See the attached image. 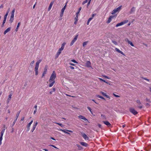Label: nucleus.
<instances>
[{
    "label": "nucleus",
    "mask_w": 151,
    "mask_h": 151,
    "mask_svg": "<svg viewBox=\"0 0 151 151\" xmlns=\"http://www.w3.org/2000/svg\"><path fill=\"white\" fill-rule=\"evenodd\" d=\"M42 60H38L36 63L35 70V74L37 75L38 74V69L39 67V65L40 63L41 62Z\"/></svg>",
    "instance_id": "2"
},
{
    "label": "nucleus",
    "mask_w": 151,
    "mask_h": 151,
    "mask_svg": "<svg viewBox=\"0 0 151 151\" xmlns=\"http://www.w3.org/2000/svg\"><path fill=\"white\" fill-rule=\"evenodd\" d=\"M113 94L116 97H119V96L118 95H116V94H115L114 93H113Z\"/></svg>",
    "instance_id": "51"
},
{
    "label": "nucleus",
    "mask_w": 151,
    "mask_h": 151,
    "mask_svg": "<svg viewBox=\"0 0 151 151\" xmlns=\"http://www.w3.org/2000/svg\"><path fill=\"white\" fill-rule=\"evenodd\" d=\"M78 17L76 16V17L75 18V22H74V24H76L77 23V21H78Z\"/></svg>",
    "instance_id": "28"
},
{
    "label": "nucleus",
    "mask_w": 151,
    "mask_h": 151,
    "mask_svg": "<svg viewBox=\"0 0 151 151\" xmlns=\"http://www.w3.org/2000/svg\"><path fill=\"white\" fill-rule=\"evenodd\" d=\"M66 4H65L64 7H63V8L61 10V11L60 13V16L61 17H62L63 16V13L65 11V9H66Z\"/></svg>",
    "instance_id": "9"
},
{
    "label": "nucleus",
    "mask_w": 151,
    "mask_h": 151,
    "mask_svg": "<svg viewBox=\"0 0 151 151\" xmlns=\"http://www.w3.org/2000/svg\"><path fill=\"white\" fill-rule=\"evenodd\" d=\"M3 137H0V145H1L2 144L1 141L2 140Z\"/></svg>",
    "instance_id": "49"
},
{
    "label": "nucleus",
    "mask_w": 151,
    "mask_h": 151,
    "mask_svg": "<svg viewBox=\"0 0 151 151\" xmlns=\"http://www.w3.org/2000/svg\"><path fill=\"white\" fill-rule=\"evenodd\" d=\"M98 79L101 81H103L104 82H106V81L105 80L102 79L101 78H99Z\"/></svg>",
    "instance_id": "48"
},
{
    "label": "nucleus",
    "mask_w": 151,
    "mask_h": 151,
    "mask_svg": "<svg viewBox=\"0 0 151 151\" xmlns=\"http://www.w3.org/2000/svg\"><path fill=\"white\" fill-rule=\"evenodd\" d=\"M78 117L80 119H83L84 120V121H87V119H86L85 117H84V116H82V115H80L78 116Z\"/></svg>",
    "instance_id": "18"
},
{
    "label": "nucleus",
    "mask_w": 151,
    "mask_h": 151,
    "mask_svg": "<svg viewBox=\"0 0 151 151\" xmlns=\"http://www.w3.org/2000/svg\"><path fill=\"white\" fill-rule=\"evenodd\" d=\"M82 9L81 7H80L78 10V11L76 13V16L78 17V14L80 13V11Z\"/></svg>",
    "instance_id": "23"
},
{
    "label": "nucleus",
    "mask_w": 151,
    "mask_h": 151,
    "mask_svg": "<svg viewBox=\"0 0 151 151\" xmlns=\"http://www.w3.org/2000/svg\"><path fill=\"white\" fill-rule=\"evenodd\" d=\"M50 145L51 146H52V147H54L55 148H57L56 146H54L53 145Z\"/></svg>",
    "instance_id": "58"
},
{
    "label": "nucleus",
    "mask_w": 151,
    "mask_h": 151,
    "mask_svg": "<svg viewBox=\"0 0 151 151\" xmlns=\"http://www.w3.org/2000/svg\"><path fill=\"white\" fill-rule=\"evenodd\" d=\"M35 63V61L34 60H33L30 63V65L32 66L33 64Z\"/></svg>",
    "instance_id": "40"
},
{
    "label": "nucleus",
    "mask_w": 151,
    "mask_h": 151,
    "mask_svg": "<svg viewBox=\"0 0 151 151\" xmlns=\"http://www.w3.org/2000/svg\"><path fill=\"white\" fill-rule=\"evenodd\" d=\"M36 126H34V125H33V127H32V128L33 129H35V128H36Z\"/></svg>",
    "instance_id": "62"
},
{
    "label": "nucleus",
    "mask_w": 151,
    "mask_h": 151,
    "mask_svg": "<svg viewBox=\"0 0 151 151\" xmlns=\"http://www.w3.org/2000/svg\"><path fill=\"white\" fill-rule=\"evenodd\" d=\"M14 17L13 16H11L10 17V19L9 20V22L10 23H12V22H13L14 19Z\"/></svg>",
    "instance_id": "25"
},
{
    "label": "nucleus",
    "mask_w": 151,
    "mask_h": 151,
    "mask_svg": "<svg viewBox=\"0 0 151 151\" xmlns=\"http://www.w3.org/2000/svg\"><path fill=\"white\" fill-rule=\"evenodd\" d=\"M12 94H10L9 96V97H8V100L9 101H10L11 99V98H12Z\"/></svg>",
    "instance_id": "33"
},
{
    "label": "nucleus",
    "mask_w": 151,
    "mask_h": 151,
    "mask_svg": "<svg viewBox=\"0 0 151 151\" xmlns=\"http://www.w3.org/2000/svg\"><path fill=\"white\" fill-rule=\"evenodd\" d=\"M135 10V8L134 7H133L131 10V12L132 13L134 12Z\"/></svg>",
    "instance_id": "36"
},
{
    "label": "nucleus",
    "mask_w": 151,
    "mask_h": 151,
    "mask_svg": "<svg viewBox=\"0 0 151 151\" xmlns=\"http://www.w3.org/2000/svg\"><path fill=\"white\" fill-rule=\"evenodd\" d=\"M75 42H74V41H73V40H72L70 43V45L72 46Z\"/></svg>",
    "instance_id": "47"
},
{
    "label": "nucleus",
    "mask_w": 151,
    "mask_h": 151,
    "mask_svg": "<svg viewBox=\"0 0 151 151\" xmlns=\"http://www.w3.org/2000/svg\"><path fill=\"white\" fill-rule=\"evenodd\" d=\"M55 91V88H52V92L53 91V92H54Z\"/></svg>",
    "instance_id": "64"
},
{
    "label": "nucleus",
    "mask_w": 151,
    "mask_h": 151,
    "mask_svg": "<svg viewBox=\"0 0 151 151\" xmlns=\"http://www.w3.org/2000/svg\"><path fill=\"white\" fill-rule=\"evenodd\" d=\"M125 41H126V42H127L128 43H129V41H129V40L128 39H127V38H126V39H125Z\"/></svg>",
    "instance_id": "50"
},
{
    "label": "nucleus",
    "mask_w": 151,
    "mask_h": 151,
    "mask_svg": "<svg viewBox=\"0 0 151 151\" xmlns=\"http://www.w3.org/2000/svg\"><path fill=\"white\" fill-rule=\"evenodd\" d=\"M103 122L108 127H110L111 126V124L108 121H103Z\"/></svg>",
    "instance_id": "12"
},
{
    "label": "nucleus",
    "mask_w": 151,
    "mask_h": 151,
    "mask_svg": "<svg viewBox=\"0 0 151 151\" xmlns=\"http://www.w3.org/2000/svg\"><path fill=\"white\" fill-rule=\"evenodd\" d=\"M15 11V9H14L11 12V16H14V12Z\"/></svg>",
    "instance_id": "29"
},
{
    "label": "nucleus",
    "mask_w": 151,
    "mask_h": 151,
    "mask_svg": "<svg viewBox=\"0 0 151 151\" xmlns=\"http://www.w3.org/2000/svg\"><path fill=\"white\" fill-rule=\"evenodd\" d=\"M56 124L59 125L61 127H63L64 126L62 124H60V123H56Z\"/></svg>",
    "instance_id": "44"
},
{
    "label": "nucleus",
    "mask_w": 151,
    "mask_h": 151,
    "mask_svg": "<svg viewBox=\"0 0 151 151\" xmlns=\"http://www.w3.org/2000/svg\"><path fill=\"white\" fill-rule=\"evenodd\" d=\"M56 77V73L55 71H53L49 80V82L50 83L49 85V87H52L55 82V79Z\"/></svg>",
    "instance_id": "1"
},
{
    "label": "nucleus",
    "mask_w": 151,
    "mask_h": 151,
    "mask_svg": "<svg viewBox=\"0 0 151 151\" xmlns=\"http://www.w3.org/2000/svg\"><path fill=\"white\" fill-rule=\"evenodd\" d=\"M61 51L60 50H58V52H57L56 54L57 56L56 57V58H57L59 55H60V54L61 53Z\"/></svg>",
    "instance_id": "26"
},
{
    "label": "nucleus",
    "mask_w": 151,
    "mask_h": 151,
    "mask_svg": "<svg viewBox=\"0 0 151 151\" xmlns=\"http://www.w3.org/2000/svg\"><path fill=\"white\" fill-rule=\"evenodd\" d=\"M101 116L103 119H106V116L105 115H104L103 114H101Z\"/></svg>",
    "instance_id": "35"
},
{
    "label": "nucleus",
    "mask_w": 151,
    "mask_h": 151,
    "mask_svg": "<svg viewBox=\"0 0 151 151\" xmlns=\"http://www.w3.org/2000/svg\"><path fill=\"white\" fill-rule=\"evenodd\" d=\"M37 111V109H35L34 111V112H33L34 114H35L36 113V112Z\"/></svg>",
    "instance_id": "60"
},
{
    "label": "nucleus",
    "mask_w": 151,
    "mask_h": 151,
    "mask_svg": "<svg viewBox=\"0 0 151 151\" xmlns=\"http://www.w3.org/2000/svg\"><path fill=\"white\" fill-rule=\"evenodd\" d=\"M81 134L82 137L85 140H89V137L86 134L83 133H81Z\"/></svg>",
    "instance_id": "10"
},
{
    "label": "nucleus",
    "mask_w": 151,
    "mask_h": 151,
    "mask_svg": "<svg viewBox=\"0 0 151 151\" xmlns=\"http://www.w3.org/2000/svg\"><path fill=\"white\" fill-rule=\"evenodd\" d=\"M87 109L90 111H91V109L89 107H87Z\"/></svg>",
    "instance_id": "57"
},
{
    "label": "nucleus",
    "mask_w": 151,
    "mask_h": 151,
    "mask_svg": "<svg viewBox=\"0 0 151 151\" xmlns=\"http://www.w3.org/2000/svg\"><path fill=\"white\" fill-rule=\"evenodd\" d=\"M66 44V43L65 42H63L62 45L61 47L59 49V50H60L61 51H62V50H63L64 48L65 45Z\"/></svg>",
    "instance_id": "13"
},
{
    "label": "nucleus",
    "mask_w": 151,
    "mask_h": 151,
    "mask_svg": "<svg viewBox=\"0 0 151 151\" xmlns=\"http://www.w3.org/2000/svg\"><path fill=\"white\" fill-rule=\"evenodd\" d=\"M113 17L112 16H110L108 19V20L107 22V23L109 24L110 23Z\"/></svg>",
    "instance_id": "20"
},
{
    "label": "nucleus",
    "mask_w": 151,
    "mask_h": 151,
    "mask_svg": "<svg viewBox=\"0 0 151 151\" xmlns=\"http://www.w3.org/2000/svg\"><path fill=\"white\" fill-rule=\"evenodd\" d=\"M11 27H9L7 28L4 32V35H6V34L9 32L11 30Z\"/></svg>",
    "instance_id": "17"
},
{
    "label": "nucleus",
    "mask_w": 151,
    "mask_h": 151,
    "mask_svg": "<svg viewBox=\"0 0 151 151\" xmlns=\"http://www.w3.org/2000/svg\"><path fill=\"white\" fill-rule=\"evenodd\" d=\"M137 102L138 104V107L140 109L142 108V105H141V103L140 101L139 100H137Z\"/></svg>",
    "instance_id": "14"
},
{
    "label": "nucleus",
    "mask_w": 151,
    "mask_h": 151,
    "mask_svg": "<svg viewBox=\"0 0 151 151\" xmlns=\"http://www.w3.org/2000/svg\"><path fill=\"white\" fill-rule=\"evenodd\" d=\"M95 15H96L95 14H92V17H91V18H92V19H93V17Z\"/></svg>",
    "instance_id": "61"
},
{
    "label": "nucleus",
    "mask_w": 151,
    "mask_h": 151,
    "mask_svg": "<svg viewBox=\"0 0 151 151\" xmlns=\"http://www.w3.org/2000/svg\"><path fill=\"white\" fill-rule=\"evenodd\" d=\"M10 11V8L8 9L5 15L7 16Z\"/></svg>",
    "instance_id": "37"
},
{
    "label": "nucleus",
    "mask_w": 151,
    "mask_h": 151,
    "mask_svg": "<svg viewBox=\"0 0 151 151\" xmlns=\"http://www.w3.org/2000/svg\"><path fill=\"white\" fill-rule=\"evenodd\" d=\"M128 44H130V45L131 46H132L134 47V45L130 41L129 42Z\"/></svg>",
    "instance_id": "41"
},
{
    "label": "nucleus",
    "mask_w": 151,
    "mask_h": 151,
    "mask_svg": "<svg viewBox=\"0 0 151 151\" xmlns=\"http://www.w3.org/2000/svg\"><path fill=\"white\" fill-rule=\"evenodd\" d=\"M71 69H74V68L73 67H72V66H70L69 67Z\"/></svg>",
    "instance_id": "55"
},
{
    "label": "nucleus",
    "mask_w": 151,
    "mask_h": 151,
    "mask_svg": "<svg viewBox=\"0 0 151 151\" xmlns=\"http://www.w3.org/2000/svg\"><path fill=\"white\" fill-rule=\"evenodd\" d=\"M115 50L117 52L123 55H124V54L122 51L120 50L119 49L117 48H115Z\"/></svg>",
    "instance_id": "16"
},
{
    "label": "nucleus",
    "mask_w": 151,
    "mask_h": 151,
    "mask_svg": "<svg viewBox=\"0 0 151 151\" xmlns=\"http://www.w3.org/2000/svg\"><path fill=\"white\" fill-rule=\"evenodd\" d=\"M4 134V133H1V136H0V137H3V136Z\"/></svg>",
    "instance_id": "59"
},
{
    "label": "nucleus",
    "mask_w": 151,
    "mask_h": 151,
    "mask_svg": "<svg viewBox=\"0 0 151 151\" xmlns=\"http://www.w3.org/2000/svg\"><path fill=\"white\" fill-rule=\"evenodd\" d=\"M33 122V120H31V121L28 124L27 126V129H26V130L28 132V131H29V129H30V127L31 124Z\"/></svg>",
    "instance_id": "8"
},
{
    "label": "nucleus",
    "mask_w": 151,
    "mask_h": 151,
    "mask_svg": "<svg viewBox=\"0 0 151 151\" xmlns=\"http://www.w3.org/2000/svg\"><path fill=\"white\" fill-rule=\"evenodd\" d=\"M75 42H74V41H73V40H72L70 43V45L72 46Z\"/></svg>",
    "instance_id": "46"
},
{
    "label": "nucleus",
    "mask_w": 151,
    "mask_h": 151,
    "mask_svg": "<svg viewBox=\"0 0 151 151\" xmlns=\"http://www.w3.org/2000/svg\"><path fill=\"white\" fill-rule=\"evenodd\" d=\"M92 19V18H90L87 21V25H88L89 24L90 22L91 21Z\"/></svg>",
    "instance_id": "31"
},
{
    "label": "nucleus",
    "mask_w": 151,
    "mask_h": 151,
    "mask_svg": "<svg viewBox=\"0 0 151 151\" xmlns=\"http://www.w3.org/2000/svg\"><path fill=\"white\" fill-rule=\"evenodd\" d=\"M78 36V35H77L75 36L74 39H73V40H72L74 41V42H75L77 39Z\"/></svg>",
    "instance_id": "27"
},
{
    "label": "nucleus",
    "mask_w": 151,
    "mask_h": 151,
    "mask_svg": "<svg viewBox=\"0 0 151 151\" xmlns=\"http://www.w3.org/2000/svg\"><path fill=\"white\" fill-rule=\"evenodd\" d=\"M130 111L134 115L137 114L138 113L134 108H131L129 109Z\"/></svg>",
    "instance_id": "5"
},
{
    "label": "nucleus",
    "mask_w": 151,
    "mask_h": 151,
    "mask_svg": "<svg viewBox=\"0 0 151 151\" xmlns=\"http://www.w3.org/2000/svg\"><path fill=\"white\" fill-rule=\"evenodd\" d=\"M16 121H16V120H14V122H13V123L12 124L11 126V127H13V126L15 124V123L16 122Z\"/></svg>",
    "instance_id": "38"
},
{
    "label": "nucleus",
    "mask_w": 151,
    "mask_h": 151,
    "mask_svg": "<svg viewBox=\"0 0 151 151\" xmlns=\"http://www.w3.org/2000/svg\"><path fill=\"white\" fill-rule=\"evenodd\" d=\"M102 76L108 79H110V78H109V77H108V76H107L105 75H102Z\"/></svg>",
    "instance_id": "39"
},
{
    "label": "nucleus",
    "mask_w": 151,
    "mask_h": 151,
    "mask_svg": "<svg viewBox=\"0 0 151 151\" xmlns=\"http://www.w3.org/2000/svg\"><path fill=\"white\" fill-rule=\"evenodd\" d=\"M60 131H61L62 132L65 133H66V134H70V133L68 132H70L71 133H72L73 132L71 130H67V129L63 130V129H60Z\"/></svg>",
    "instance_id": "6"
},
{
    "label": "nucleus",
    "mask_w": 151,
    "mask_h": 151,
    "mask_svg": "<svg viewBox=\"0 0 151 151\" xmlns=\"http://www.w3.org/2000/svg\"><path fill=\"white\" fill-rule=\"evenodd\" d=\"M53 3H54V2L52 1V2H51L50 4V5H49V8H48V11H49L50 9H51L52 7V6L53 5Z\"/></svg>",
    "instance_id": "21"
},
{
    "label": "nucleus",
    "mask_w": 151,
    "mask_h": 151,
    "mask_svg": "<svg viewBox=\"0 0 151 151\" xmlns=\"http://www.w3.org/2000/svg\"><path fill=\"white\" fill-rule=\"evenodd\" d=\"M69 64L70 65H73V66H75V65L74 64H73V63H69Z\"/></svg>",
    "instance_id": "56"
},
{
    "label": "nucleus",
    "mask_w": 151,
    "mask_h": 151,
    "mask_svg": "<svg viewBox=\"0 0 151 151\" xmlns=\"http://www.w3.org/2000/svg\"><path fill=\"white\" fill-rule=\"evenodd\" d=\"M71 61L76 63H78L76 60L74 59L72 60H71Z\"/></svg>",
    "instance_id": "43"
},
{
    "label": "nucleus",
    "mask_w": 151,
    "mask_h": 151,
    "mask_svg": "<svg viewBox=\"0 0 151 151\" xmlns=\"http://www.w3.org/2000/svg\"><path fill=\"white\" fill-rule=\"evenodd\" d=\"M5 131V129H4L1 131V132L2 133H4Z\"/></svg>",
    "instance_id": "53"
},
{
    "label": "nucleus",
    "mask_w": 151,
    "mask_h": 151,
    "mask_svg": "<svg viewBox=\"0 0 151 151\" xmlns=\"http://www.w3.org/2000/svg\"><path fill=\"white\" fill-rule=\"evenodd\" d=\"M34 108L35 109L37 110V105H35V106H34Z\"/></svg>",
    "instance_id": "63"
},
{
    "label": "nucleus",
    "mask_w": 151,
    "mask_h": 151,
    "mask_svg": "<svg viewBox=\"0 0 151 151\" xmlns=\"http://www.w3.org/2000/svg\"><path fill=\"white\" fill-rule=\"evenodd\" d=\"M88 43V41L84 42L83 43V47H85L86 45H87Z\"/></svg>",
    "instance_id": "34"
},
{
    "label": "nucleus",
    "mask_w": 151,
    "mask_h": 151,
    "mask_svg": "<svg viewBox=\"0 0 151 151\" xmlns=\"http://www.w3.org/2000/svg\"><path fill=\"white\" fill-rule=\"evenodd\" d=\"M146 100L147 101L149 102H151V101H150V100L149 99H146Z\"/></svg>",
    "instance_id": "54"
},
{
    "label": "nucleus",
    "mask_w": 151,
    "mask_h": 151,
    "mask_svg": "<svg viewBox=\"0 0 151 151\" xmlns=\"http://www.w3.org/2000/svg\"><path fill=\"white\" fill-rule=\"evenodd\" d=\"M122 6H119L117 8L114 9L111 13V14H114L115 13L117 12H119L121 9Z\"/></svg>",
    "instance_id": "3"
},
{
    "label": "nucleus",
    "mask_w": 151,
    "mask_h": 151,
    "mask_svg": "<svg viewBox=\"0 0 151 151\" xmlns=\"http://www.w3.org/2000/svg\"><path fill=\"white\" fill-rule=\"evenodd\" d=\"M96 96L98 97V98H100V99H104V100H105V99L102 96H101L99 95H97Z\"/></svg>",
    "instance_id": "32"
},
{
    "label": "nucleus",
    "mask_w": 151,
    "mask_h": 151,
    "mask_svg": "<svg viewBox=\"0 0 151 151\" xmlns=\"http://www.w3.org/2000/svg\"><path fill=\"white\" fill-rule=\"evenodd\" d=\"M20 24V22H19L18 23L17 25V28H16V29H15V30L16 31H17L18 30V28H19V27Z\"/></svg>",
    "instance_id": "30"
},
{
    "label": "nucleus",
    "mask_w": 151,
    "mask_h": 151,
    "mask_svg": "<svg viewBox=\"0 0 151 151\" xmlns=\"http://www.w3.org/2000/svg\"><path fill=\"white\" fill-rule=\"evenodd\" d=\"M80 144L82 146H84L85 147H86L88 146V144L85 142H80Z\"/></svg>",
    "instance_id": "19"
},
{
    "label": "nucleus",
    "mask_w": 151,
    "mask_h": 151,
    "mask_svg": "<svg viewBox=\"0 0 151 151\" xmlns=\"http://www.w3.org/2000/svg\"><path fill=\"white\" fill-rule=\"evenodd\" d=\"M48 66L47 65H46L44 68V71L43 72L42 77L44 76L45 75L46 73L47 70V69Z\"/></svg>",
    "instance_id": "7"
},
{
    "label": "nucleus",
    "mask_w": 151,
    "mask_h": 151,
    "mask_svg": "<svg viewBox=\"0 0 151 151\" xmlns=\"http://www.w3.org/2000/svg\"><path fill=\"white\" fill-rule=\"evenodd\" d=\"M86 65L88 67H91V62L89 61H87L86 63Z\"/></svg>",
    "instance_id": "22"
},
{
    "label": "nucleus",
    "mask_w": 151,
    "mask_h": 151,
    "mask_svg": "<svg viewBox=\"0 0 151 151\" xmlns=\"http://www.w3.org/2000/svg\"><path fill=\"white\" fill-rule=\"evenodd\" d=\"M7 16L5 15L4 16V20L3 21L2 24L1 25V27H3L4 26V24L6 22Z\"/></svg>",
    "instance_id": "11"
},
{
    "label": "nucleus",
    "mask_w": 151,
    "mask_h": 151,
    "mask_svg": "<svg viewBox=\"0 0 151 151\" xmlns=\"http://www.w3.org/2000/svg\"><path fill=\"white\" fill-rule=\"evenodd\" d=\"M34 123H35V124H34L33 125L36 127L37 125L38 124L37 122H34Z\"/></svg>",
    "instance_id": "52"
},
{
    "label": "nucleus",
    "mask_w": 151,
    "mask_h": 151,
    "mask_svg": "<svg viewBox=\"0 0 151 151\" xmlns=\"http://www.w3.org/2000/svg\"><path fill=\"white\" fill-rule=\"evenodd\" d=\"M20 112V111H19L16 114V117L15 119V120H16V121H17V119L19 117V115Z\"/></svg>",
    "instance_id": "24"
},
{
    "label": "nucleus",
    "mask_w": 151,
    "mask_h": 151,
    "mask_svg": "<svg viewBox=\"0 0 151 151\" xmlns=\"http://www.w3.org/2000/svg\"><path fill=\"white\" fill-rule=\"evenodd\" d=\"M112 42L114 43L115 45H117V43L115 41H112Z\"/></svg>",
    "instance_id": "45"
},
{
    "label": "nucleus",
    "mask_w": 151,
    "mask_h": 151,
    "mask_svg": "<svg viewBox=\"0 0 151 151\" xmlns=\"http://www.w3.org/2000/svg\"><path fill=\"white\" fill-rule=\"evenodd\" d=\"M100 93L102 95H103L104 96H105L106 97L108 98H109V99H110V97L108 96V95H107L106 93H104V92H100Z\"/></svg>",
    "instance_id": "15"
},
{
    "label": "nucleus",
    "mask_w": 151,
    "mask_h": 151,
    "mask_svg": "<svg viewBox=\"0 0 151 151\" xmlns=\"http://www.w3.org/2000/svg\"><path fill=\"white\" fill-rule=\"evenodd\" d=\"M128 22V20H125L123 22H122L120 23H118L116 25V27H118L119 26H121L123 25H124L127 23Z\"/></svg>",
    "instance_id": "4"
},
{
    "label": "nucleus",
    "mask_w": 151,
    "mask_h": 151,
    "mask_svg": "<svg viewBox=\"0 0 151 151\" xmlns=\"http://www.w3.org/2000/svg\"><path fill=\"white\" fill-rule=\"evenodd\" d=\"M88 0H86L85 1H83L82 3V4L84 5V4L87 3L88 2Z\"/></svg>",
    "instance_id": "42"
}]
</instances>
